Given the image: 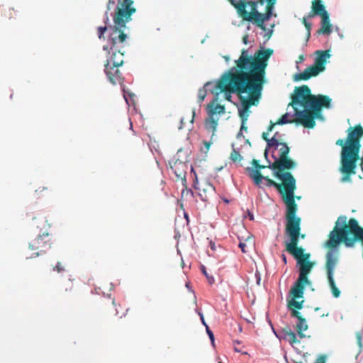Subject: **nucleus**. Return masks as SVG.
I'll return each mask as SVG.
<instances>
[{"instance_id": "1", "label": "nucleus", "mask_w": 363, "mask_h": 363, "mask_svg": "<svg viewBox=\"0 0 363 363\" xmlns=\"http://www.w3.org/2000/svg\"><path fill=\"white\" fill-rule=\"evenodd\" d=\"M274 51L271 48L261 49L253 57L243 50L236 67L225 72L217 82L216 89L220 93L237 94L242 104L239 116L245 123L250 106L255 104L265 82L268 60Z\"/></svg>"}, {"instance_id": "2", "label": "nucleus", "mask_w": 363, "mask_h": 363, "mask_svg": "<svg viewBox=\"0 0 363 363\" xmlns=\"http://www.w3.org/2000/svg\"><path fill=\"white\" fill-rule=\"evenodd\" d=\"M133 0H118L113 17V25L110 26L108 45L104 50H109L110 57L107 59L105 73L113 84H121L123 78L118 67L124 63V48L127 45L128 35L125 33L126 23L131 21V16L136 12Z\"/></svg>"}, {"instance_id": "3", "label": "nucleus", "mask_w": 363, "mask_h": 363, "mask_svg": "<svg viewBox=\"0 0 363 363\" xmlns=\"http://www.w3.org/2000/svg\"><path fill=\"white\" fill-rule=\"evenodd\" d=\"M356 242H361L363 247V228L359 225L355 218H350L347 221L346 216H339L325 243V247L328 249L325 256V269L330 288L335 298L340 297L341 294L334 279L335 269L339 260L338 251L335 248L340 242H343L347 247H353Z\"/></svg>"}, {"instance_id": "4", "label": "nucleus", "mask_w": 363, "mask_h": 363, "mask_svg": "<svg viewBox=\"0 0 363 363\" xmlns=\"http://www.w3.org/2000/svg\"><path fill=\"white\" fill-rule=\"evenodd\" d=\"M331 99L325 95H313L307 85L296 87L289 106L294 109V114H284L275 124H301L307 128L315 125V118L320 116L322 108H330Z\"/></svg>"}, {"instance_id": "5", "label": "nucleus", "mask_w": 363, "mask_h": 363, "mask_svg": "<svg viewBox=\"0 0 363 363\" xmlns=\"http://www.w3.org/2000/svg\"><path fill=\"white\" fill-rule=\"evenodd\" d=\"M263 179L266 180L268 186L275 187L281 195V199L286 206V232L291 238V243L288 248L293 250L300 230V217L297 216L298 205L294 201L296 179L291 173L286 174L284 179H279L281 181V184L277 183L269 177L264 176Z\"/></svg>"}, {"instance_id": "6", "label": "nucleus", "mask_w": 363, "mask_h": 363, "mask_svg": "<svg viewBox=\"0 0 363 363\" xmlns=\"http://www.w3.org/2000/svg\"><path fill=\"white\" fill-rule=\"evenodd\" d=\"M301 265L300 275L289 291L291 299L287 300V306L291 310V316L298 320V323L296 325V330L298 336L302 339L306 336L303 332L308 329V325L306 319L298 311V310H301L303 308L304 300L298 301V299L303 298L305 286L311 284L308 277L313 269V265L306 262H301Z\"/></svg>"}, {"instance_id": "7", "label": "nucleus", "mask_w": 363, "mask_h": 363, "mask_svg": "<svg viewBox=\"0 0 363 363\" xmlns=\"http://www.w3.org/2000/svg\"><path fill=\"white\" fill-rule=\"evenodd\" d=\"M346 139L347 147L341 152L340 172L342 174L341 182H351V176L356 174L357 163L359 159L360 138L363 136V128L360 125L348 129Z\"/></svg>"}, {"instance_id": "8", "label": "nucleus", "mask_w": 363, "mask_h": 363, "mask_svg": "<svg viewBox=\"0 0 363 363\" xmlns=\"http://www.w3.org/2000/svg\"><path fill=\"white\" fill-rule=\"evenodd\" d=\"M230 1L243 21L251 22L262 30L266 31L267 28L264 23L272 16L277 0L241 1L238 4H235L233 0Z\"/></svg>"}, {"instance_id": "9", "label": "nucleus", "mask_w": 363, "mask_h": 363, "mask_svg": "<svg viewBox=\"0 0 363 363\" xmlns=\"http://www.w3.org/2000/svg\"><path fill=\"white\" fill-rule=\"evenodd\" d=\"M33 225L43 231L35 239L29 242L28 249L31 252L29 257L26 258H34L43 255L51 247L52 242L49 238L48 230L50 228L47 218L40 216L33 219Z\"/></svg>"}, {"instance_id": "10", "label": "nucleus", "mask_w": 363, "mask_h": 363, "mask_svg": "<svg viewBox=\"0 0 363 363\" xmlns=\"http://www.w3.org/2000/svg\"><path fill=\"white\" fill-rule=\"evenodd\" d=\"M314 64L307 67L303 72L296 74L294 77L295 81H306L310 78L318 76L325 69L327 60L330 57L329 50H317L315 52Z\"/></svg>"}, {"instance_id": "11", "label": "nucleus", "mask_w": 363, "mask_h": 363, "mask_svg": "<svg viewBox=\"0 0 363 363\" xmlns=\"http://www.w3.org/2000/svg\"><path fill=\"white\" fill-rule=\"evenodd\" d=\"M301 222V219L300 218V223ZM299 227L301 228V223L299 224ZM285 233L287 236H289V238L290 239L289 242H285L286 250L296 259L297 265L298 266V272L300 273L301 262H309V263L312 264L313 267L315 265V263L313 262H311L309 260L311 255L309 253H305L304 252L305 250L302 247L298 246V244L299 242V238H301L302 239H303L305 238V235L301 234V230H300L299 235L297 236V239H296L297 240L295 242L296 243H294V249L290 250L288 248V247H289V244L291 243V238L289 235V234L286 232V225H285ZM299 275H300V274H298V276Z\"/></svg>"}, {"instance_id": "12", "label": "nucleus", "mask_w": 363, "mask_h": 363, "mask_svg": "<svg viewBox=\"0 0 363 363\" xmlns=\"http://www.w3.org/2000/svg\"><path fill=\"white\" fill-rule=\"evenodd\" d=\"M275 158L274 162L268 166V167L274 171V176L277 179H284L285 175L289 172H284V170H290L295 167L296 163L289 157Z\"/></svg>"}, {"instance_id": "13", "label": "nucleus", "mask_w": 363, "mask_h": 363, "mask_svg": "<svg viewBox=\"0 0 363 363\" xmlns=\"http://www.w3.org/2000/svg\"><path fill=\"white\" fill-rule=\"evenodd\" d=\"M182 152V149H179L176 155L174 157V160L170 163L171 169L175 174L178 179H181L182 182H186V170L188 168L187 165V156L184 155L182 158H180V154Z\"/></svg>"}, {"instance_id": "14", "label": "nucleus", "mask_w": 363, "mask_h": 363, "mask_svg": "<svg viewBox=\"0 0 363 363\" xmlns=\"http://www.w3.org/2000/svg\"><path fill=\"white\" fill-rule=\"evenodd\" d=\"M209 120L213 124V128L217 124V120L214 119L213 116L216 114L223 113L225 111V106L217 103V99L209 103L206 107Z\"/></svg>"}, {"instance_id": "15", "label": "nucleus", "mask_w": 363, "mask_h": 363, "mask_svg": "<svg viewBox=\"0 0 363 363\" xmlns=\"http://www.w3.org/2000/svg\"><path fill=\"white\" fill-rule=\"evenodd\" d=\"M279 339H282L288 342L294 348H296V344L300 343V340L297 339L296 333L287 326L279 332V335H277Z\"/></svg>"}, {"instance_id": "16", "label": "nucleus", "mask_w": 363, "mask_h": 363, "mask_svg": "<svg viewBox=\"0 0 363 363\" xmlns=\"http://www.w3.org/2000/svg\"><path fill=\"white\" fill-rule=\"evenodd\" d=\"M321 17V27L317 31L318 34L329 35L332 32V25L330 21L329 13H323Z\"/></svg>"}, {"instance_id": "17", "label": "nucleus", "mask_w": 363, "mask_h": 363, "mask_svg": "<svg viewBox=\"0 0 363 363\" xmlns=\"http://www.w3.org/2000/svg\"><path fill=\"white\" fill-rule=\"evenodd\" d=\"M278 135H279V133L277 132L271 139H269L267 137L268 133L264 132L262 133V139L264 140L267 143V147L264 151L265 157H267V152H268L269 149H270V148L277 149V147H279Z\"/></svg>"}, {"instance_id": "18", "label": "nucleus", "mask_w": 363, "mask_h": 363, "mask_svg": "<svg viewBox=\"0 0 363 363\" xmlns=\"http://www.w3.org/2000/svg\"><path fill=\"white\" fill-rule=\"evenodd\" d=\"M312 11L313 14L322 16L323 13H328L321 0H313L312 2Z\"/></svg>"}, {"instance_id": "19", "label": "nucleus", "mask_w": 363, "mask_h": 363, "mask_svg": "<svg viewBox=\"0 0 363 363\" xmlns=\"http://www.w3.org/2000/svg\"><path fill=\"white\" fill-rule=\"evenodd\" d=\"M247 169L249 172L250 177L254 180L257 185H259L264 177V176L260 173V171L252 167H248Z\"/></svg>"}, {"instance_id": "20", "label": "nucleus", "mask_w": 363, "mask_h": 363, "mask_svg": "<svg viewBox=\"0 0 363 363\" xmlns=\"http://www.w3.org/2000/svg\"><path fill=\"white\" fill-rule=\"evenodd\" d=\"M0 13L4 18L9 20L12 19L16 15L14 9L11 7H1Z\"/></svg>"}, {"instance_id": "21", "label": "nucleus", "mask_w": 363, "mask_h": 363, "mask_svg": "<svg viewBox=\"0 0 363 363\" xmlns=\"http://www.w3.org/2000/svg\"><path fill=\"white\" fill-rule=\"evenodd\" d=\"M279 146H281L279 149V157H288L290 150L288 145L285 143H281L279 140Z\"/></svg>"}, {"instance_id": "22", "label": "nucleus", "mask_w": 363, "mask_h": 363, "mask_svg": "<svg viewBox=\"0 0 363 363\" xmlns=\"http://www.w3.org/2000/svg\"><path fill=\"white\" fill-rule=\"evenodd\" d=\"M230 158L233 162H240L242 160V157L240 155V152L235 149H233V151L231 152Z\"/></svg>"}, {"instance_id": "23", "label": "nucleus", "mask_w": 363, "mask_h": 363, "mask_svg": "<svg viewBox=\"0 0 363 363\" xmlns=\"http://www.w3.org/2000/svg\"><path fill=\"white\" fill-rule=\"evenodd\" d=\"M209 246L211 247L212 253L208 252V255L209 256H213V257L217 256V255L216 253V251L217 248H219L220 250H221V246L220 245L216 246V242H213L212 240L209 241Z\"/></svg>"}, {"instance_id": "24", "label": "nucleus", "mask_w": 363, "mask_h": 363, "mask_svg": "<svg viewBox=\"0 0 363 363\" xmlns=\"http://www.w3.org/2000/svg\"><path fill=\"white\" fill-rule=\"evenodd\" d=\"M206 332L211 340V345L213 346V347H216L215 337H214L213 333L211 330H210V328H208V326L206 324Z\"/></svg>"}, {"instance_id": "25", "label": "nucleus", "mask_w": 363, "mask_h": 363, "mask_svg": "<svg viewBox=\"0 0 363 363\" xmlns=\"http://www.w3.org/2000/svg\"><path fill=\"white\" fill-rule=\"evenodd\" d=\"M110 30V26L108 28L107 26H101L98 28V36L100 39L104 38V33L107 30ZM111 32V30H109Z\"/></svg>"}, {"instance_id": "26", "label": "nucleus", "mask_w": 363, "mask_h": 363, "mask_svg": "<svg viewBox=\"0 0 363 363\" xmlns=\"http://www.w3.org/2000/svg\"><path fill=\"white\" fill-rule=\"evenodd\" d=\"M252 164L255 167V169H258L259 171L266 167L264 165L259 164L258 160L255 159L252 160Z\"/></svg>"}, {"instance_id": "27", "label": "nucleus", "mask_w": 363, "mask_h": 363, "mask_svg": "<svg viewBox=\"0 0 363 363\" xmlns=\"http://www.w3.org/2000/svg\"><path fill=\"white\" fill-rule=\"evenodd\" d=\"M53 270L60 273V272H64L65 268L62 265L61 262H57V264L53 267Z\"/></svg>"}, {"instance_id": "28", "label": "nucleus", "mask_w": 363, "mask_h": 363, "mask_svg": "<svg viewBox=\"0 0 363 363\" xmlns=\"http://www.w3.org/2000/svg\"><path fill=\"white\" fill-rule=\"evenodd\" d=\"M336 145L342 147V151L344 150V147H347V143L342 139H338L336 141Z\"/></svg>"}, {"instance_id": "29", "label": "nucleus", "mask_w": 363, "mask_h": 363, "mask_svg": "<svg viewBox=\"0 0 363 363\" xmlns=\"http://www.w3.org/2000/svg\"><path fill=\"white\" fill-rule=\"evenodd\" d=\"M326 362V356L321 354L320 355L315 361L314 363H325Z\"/></svg>"}, {"instance_id": "30", "label": "nucleus", "mask_w": 363, "mask_h": 363, "mask_svg": "<svg viewBox=\"0 0 363 363\" xmlns=\"http://www.w3.org/2000/svg\"><path fill=\"white\" fill-rule=\"evenodd\" d=\"M206 278H207L208 282L210 285H212L213 284L215 283L214 277L213 276L208 275L206 272Z\"/></svg>"}, {"instance_id": "31", "label": "nucleus", "mask_w": 363, "mask_h": 363, "mask_svg": "<svg viewBox=\"0 0 363 363\" xmlns=\"http://www.w3.org/2000/svg\"><path fill=\"white\" fill-rule=\"evenodd\" d=\"M304 26H305L306 28L308 30V36L309 37L310 35H311V32L310 31H311V23L308 22L307 23H305Z\"/></svg>"}, {"instance_id": "32", "label": "nucleus", "mask_w": 363, "mask_h": 363, "mask_svg": "<svg viewBox=\"0 0 363 363\" xmlns=\"http://www.w3.org/2000/svg\"><path fill=\"white\" fill-rule=\"evenodd\" d=\"M72 288H73V284L69 281L67 284V286L65 288V291L67 292L69 291H72Z\"/></svg>"}, {"instance_id": "33", "label": "nucleus", "mask_w": 363, "mask_h": 363, "mask_svg": "<svg viewBox=\"0 0 363 363\" xmlns=\"http://www.w3.org/2000/svg\"><path fill=\"white\" fill-rule=\"evenodd\" d=\"M199 101L204 100V94L203 93L201 89H200L199 91Z\"/></svg>"}, {"instance_id": "34", "label": "nucleus", "mask_w": 363, "mask_h": 363, "mask_svg": "<svg viewBox=\"0 0 363 363\" xmlns=\"http://www.w3.org/2000/svg\"><path fill=\"white\" fill-rule=\"evenodd\" d=\"M246 246H247L246 244L244 242H240V244H239V247H240L242 252L244 253L246 252V250H245Z\"/></svg>"}, {"instance_id": "35", "label": "nucleus", "mask_w": 363, "mask_h": 363, "mask_svg": "<svg viewBox=\"0 0 363 363\" xmlns=\"http://www.w3.org/2000/svg\"><path fill=\"white\" fill-rule=\"evenodd\" d=\"M199 315H200V318H201V321L202 324L204 325V320H205L204 315L201 312H199Z\"/></svg>"}, {"instance_id": "36", "label": "nucleus", "mask_w": 363, "mask_h": 363, "mask_svg": "<svg viewBox=\"0 0 363 363\" xmlns=\"http://www.w3.org/2000/svg\"><path fill=\"white\" fill-rule=\"evenodd\" d=\"M276 125L277 124H275V123H274L271 122V124H270V125L268 128V132L272 131L273 128H274V126Z\"/></svg>"}, {"instance_id": "37", "label": "nucleus", "mask_w": 363, "mask_h": 363, "mask_svg": "<svg viewBox=\"0 0 363 363\" xmlns=\"http://www.w3.org/2000/svg\"><path fill=\"white\" fill-rule=\"evenodd\" d=\"M180 123H181V125L179 127V129L182 128L184 124L185 123L184 118H180Z\"/></svg>"}, {"instance_id": "38", "label": "nucleus", "mask_w": 363, "mask_h": 363, "mask_svg": "<svg viewBox=\"0 0 363 363\" xmlns=\"http://www.w3.org/2000/svg\"><path fill=\"white\" fill-rule=\"evenodd\" d=\"M281 258H282V260H283V262H284V264H286V263H287V259H286V255L283 254V255H281Z\"/></svg>"}, {"instance_id": "39", "label": "nucleus", "mask_w": 363, "mask_h": 363, "mask_svg": "<svg viewBox=\"0 0 363 363\" xmlns=\"http://www.w3.org/2000/svg\"><path fill=\"white\" fill-rule=\"evenodd\" d=\"M115 1L114 0H108V9H109V6L111 4H114Z\"/></svg>"}, {"instance_id": "40", "label": "nucleus", "mask_w": 363, "mask_h": 363, "mask_svg": "<svg viewBox=\"0 0 363 363\" xmlns=\"http://www.w3.org/2000/svg\"><path fill=\"white\" fill-rule=\"evenodd\" d=\"M230 2H231L230 0H228ZM234 1V3L235 4H238L241 1H245V2H249L250 1H246V0H239L238 1H235V0H233ZM232 4V3H230Z\"/></svg>"}, {"instance_id": "41", "label": "nucleus", "mask_w": 363, "mask_h": 363, "mask_svg": "<svg viewBox=\"0 0 363 363\" xmlns=\"http://www.w3.org/2000/svg\"><path fill=\"white\" fill-rule=\"evenodd\" d=\"M225 96H226V99H228V101L230 100V98H231V94H226V93H224Z\"/></svg>"}, {"instance_id": "42", "label": "nucleus", "mask_w": 363, "mask_h": 363, "mask_svg": "<svg viewBox=\"0 0 363 363\" xmlns=\"http://www.w3.org/2000/svg\"><path fill=\"white\" fill-rule=\"evenodd\" d=\"M245 123H243V122H242L240 130H247V127L245 126Z\"/></svg>"}, {"instance_id": "43", "label": "nucleus", "mask_w": 363, "mask_h": 363, "mask_svg": "<svg viewBox=\"0 0 363 363\" xmlns=\"http://www.w3.org/2000/svg\"><path fill=\"white\" fill-rule=\"evenodd\" d=\"M194 116V112H192V113H191V117H190V119H189V122H190V123H193Z\"/></svg>"}, {"instance_id": "44", "label": "nucleus", "mask_w": 363, "mask_h": 363, "mask_svg": "<svg viewBox=\"0 0 363 363\" xmlns=\"http://www.w3.org/2000/svg\"><path fill=\"white\" fill-rule=\"evenodd\" d=\"M182 152L179 155H180V158H182L184 155H186L188 157L187 152H184V150L183 149H182Z\"/></svg>"}, {"instance_id": "45", "label": "nucleus", "mask_w": 363, "mask_h": 363, "mask_svg": "<svg viewBox=\"0 0 363 363\" xmlns=\"http://www.w3.org/2000/svg\"><path fill=\"white\" fill-rule=\"evenodd\" d=\"M205 145H206V150H208V149H209V147H210V145H211V143H208V142H206V141Z\"/></svg>"}, {"instance_id": "46", "label": "nucleus", "mask_w": 363, "mask_h": 363, "mask_svg": "<svg viewBox=\"0 0 363 363\" xmlns=\"http://www.w3.org/2000/svg\"><path fill=\"white\" fill-rule=\"evenodd\" d=\"M315 15H316V14H313V12L311 11L310 12V13L308 14V18H312V17H313V16H315Z\"/></svg>"}, {"instance_id": "47", "label": "nucleus", "mask_w": 363, "mask_h": 363, "mask_svg": "<svg viewBox=\"0 0 363 363\" xmlns=\"http://www.w3.org/2000/svg\"><path fill=\"white\" fill-rule=\"evenodd\" d=\"M200 270L201 273L204 274V265H201Z\"/></svg>"}, {"instance_id": "48", "label": "nucleus", "mask_w": 363, "mask_h": 363, "mask_svg": "<svg viewBox=\"0 0 363 363\" xmlns=\"http://www.w3.org/2000/svg\"><path fill=\"white\" fill-rule=\"evenodd\" d=\"M223 58L225 59V60L227 62H229V60H230V57H229V56H227V55L223 56Z\"/></svg>"}, {"instance_id": "49", "label": "nucleus", "mask_w": 363, "mask_h": 363, "mask_svg": "<svg viewBox=\"0 0 363 363\" xmlns=\"http://www.w3.org/2000/svg\"><path fill=\"white\" fill-rule=\"evenodd\" d=\"M302 22H303V23L304 25H305V23H308V21H307V20H306V17H303V20H302Z\"/></svg>"}, {"instance_id": "50", "label": "nucleus", "mask_w": 363, "mask_h": 363, "mask_svg": "<svg viewBox=\"0 0 363 363\" xmlns=\"http://www.w3.org/2000/svg\"><path fill=\"white\" fill-rule=\"evenodd\" d=\"M243 42H244V43L247 44V36H245V37L243 38Z\"/></svg>"}, {"instance_id": "51", "label": "nucleus", "mask_w": 363, "mask_h": 363, "mask_svg": "<svg viewBox=\"0 0 363 363\" xmlns=\"http://www.w3.org/2000/svg\"><path fill=\"white\" fill-rule=\"evenodd\" d=\"M118 312L117 311V309H115V313H114V315H118Z\"/></svg>"}, {"instance_id": "52", "label": "nucleus", "mask_w": 363, "mask_h": 363, "mask_svg": "<svg viewBox=\"0 0 363 363\" xmlns=\"http://www.w3.org/2000/svg\"><path fill=\"white\" fill-rule=\"evenodd\" d=\"M296 199L299 200V199H301V196H294V199Z\"/></svg>"}, {"instance_id": "53", "label": "nucleus", "mask_w": 363, "mask_h": 363, "mask_svg": "<svg viewBox=\"0 0 363 363\" xmlns=\"http://www.w3.org/2000/svg\"><path fill=\"white\" fill-rule=\"evenodd\" d=\"M108 21H109L108 18V17H106V19L105 23H107Z\"/></svg>"}, {"instance_id": "54", "label": "nucleus", "mask_w": 363, "mask_h": 363, "mask_svg": "<svg viewBox=\"0 0 363 363\" xmlns=\"http://www.w3.org/2000/svg\"><path fill=\"white\" fill-rule=\"evenodd\" d=\"M43 190H48V188L46 187H43L42 190H40V191H43Z\"/></svg>"}, {"instance_id": "55", "label": "nucleus", "mask_w": 363, "mask_h": 363, "mask_svg": "<svg viewBox=\"0 0 363 363\" xmlns=\"http://www.w3.org/2000/svg\"><path fill=\"white\" fill-rule=\"evenodd\" d=\"M250 220H253V215L250 216Z\"/></svg>"}, {"instance_id": "56", "label": "nucleus", "mask_w": 363, "mask_h": 363, "mask_svg": "<svg viewBox=\"0 0 363 363\" xmlns=\"http://www.w3.org/2000/svg\"><path fill=\"white\" fill-rule=\"evenodd\" d=\"M272 33V31L271 30L269 33V38L271 36Z\"/></svg>"}, {"instance_id": "57", "label": "nucleus", "mask_w": 363, "mask_h": 363, "mask_svg": "<svg viewBox=\"0 0 363 363\" xmlns=\"http://www.w3.org/2000/svg\"><path fill=\"white\" fill-rule=\"evenodd\" d=\"M303 57L301 55L300 56V60H303Z\"/></svg>"}]
</instances>
